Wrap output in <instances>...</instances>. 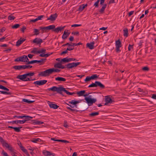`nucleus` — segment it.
<instances>
[{
  "mask_svg": "<svg viewBox=\"0 0 156 156\" xmlns=\"http://www.w3.org/2000/svg\"><path fill=\"white\" fill-rule=\"evenodd\" d=\"M43 42V41L41 39L39 38H36L32 41V43H35L37 44L40 45Z\"/></svg>",
  "mask_w": 156,
  "mask_h": 156,
  "instance_id": "9b49d317",
  "label": "nucleus"
},
{
  "mask_svg": "<svg viewBox=\"0 0 156 156\" xmlns=\"http://www.w3.org/2000/svg\"><path fill=\"white\" fill-rule=\"evenodd\" d=\"M25 39L24 38H21L19 39L16 43V46H19L21 44H22L23 42L25 41Z\"/></svg>",
  "mask_w": 156,
  "mask_h": 156,
  "instance_id": "f3484780",
  "label": "nucleus"
},
{
  "mask_svg": "<svg viewBox=\"0 0 156 156\" xmlns=\"http://www.w3.org/2000/svg\"><path fill=\"white\" fill-rule=\"evenodd\" d=\"M98 77V76L96 74H94L91 76V80H94Z\"/></svg>",
  "mask_w": 156,
  "mask_h": 156,
  "instance_id": "de8ad7c7",
  "label": "nucleus"
},
{
  "mask_svg": "<svg viewBox=\"0 0 156 156\" xmlns=\"http://www.w3.org/2000/svg\"><path fill=\"white\" fill-rule=\"evenodd\" d=\"M92 96L89 95L88 97H85L84 99L85 100L89 106L92 105L93 103H95L97 101V100L95 98H91Z\"/></svg>",
  "mask_w": 156,
  "mask_h": 156,
  "instance_id": "7ed1b4c3",
  "label": "nucleus"
},
{
  "mask_svg": "<svg viewBox=\"0 0 156 156\" xmlns=\"http://www.w3.org/2000/svg\"><path fill=\"white\" fill-rule=\"evenodd\" d=\"M20 149H21V150L23 152H24V153L26 152L27 151V149H25L24 147L23 146H20Z\"/></svg>",
  "mask_w": 156,
  "mask_h": 156,
  "instance_id": "8fccbe9b",
  "label": "nucleus"
},
{
  "mask_svg": "<svg viewBox=\"0 0 156 156\" xmlns=\"http://www.w3.org/2000/svg\"><path fill=\"white\" fill-rule=\"evenodd\" d=\"M100 1V0H98L94 3V5L96 7H98V3Z\"/></svg>",
  "mask_w": 156,
  "mask_h": 156,
  "instance_id": "864d4df0",
  "label": "nucleus"
},
{
  "mask_svg": "<svg viewBox=\"0 0 156 156\" xmlns=\"http://www.w3.org/2000/svg\"><path fill=\"white\" fill-rule=\"evenodd\" d=\"M48 30H53L55 29V26L54 25H51L48 26Z\"/></svg>",
  "mask_w": 156,
  "mask_h": 156,
  "instance_id": "58836bf2",
  "label": "nucleus"
},
{
  "mask_svg": "<svg viewBox=\"0 0 156 156\" xmlns=\"http://www.w3.org/2000/svg\"><path fill=\"white\" fill-rule=\"evenodd\" d=\"M63 91L65 92L67 94L69 95H71L75 94V93L74 92L71 93L69 92L68 91L66 90L65 88L64 87L63 88Z\"/></svg>",
  "mask_w": 156,
  "mask_h": 156,
  "instance_id": "cd10ccee",
  "label": "nucleus"
},
{
  "mask_svg": "<svg viewBox=\"0 0 156 156\" xmlns=\"http://www.w3.org/2000/svg\"><path fill=\"white\" fill-rule=\"evenodd\" d=\"M34 74H35V73L34 72H30V73H26L27 76H34Z\"/></svg>",
  "mask_w": 156,
  "mask_h": 156,
  "instance_id": "a19ab883",
  "label": "nucleus"
},
{
  "mask_svg": "<svg viewBox=\"0 0 156 156\" xmlns=\"http://www.w3.org/2000/svg\"><path fill=\"white\" fill-rule=\"evenodd\" d=\"M81 25H82L81 24H74L72 25L71 26V27H78L80 26Z\"/></svg>",
  "mask_w": 156,
  "mask_h": 156,
  "instance_id": "e2e57ef3",
  "label": "nucleus"
},
{
  "mask_svg": "<svg viewBox=\"0 0 156 156\" xmlns=\"http://www.w3.org/2000/svg\"><path fill=\"white\" fill-rule=\"evenodd\" d=\"M0 142L1 143L3 147H5L8 149L10 151H13L14 149L12 145L7 143L5 140L1 136H0Z\"/></svg>",
  "mask_w": 156,
  "mask_h": 156,
  "instance_id": "f257e3e1",
  "label": "nucleus"
},
{
  "mask_svg": "<svg viewBox=\"0 0 156 156\" xmlns=\"http://www.w3.org/2000/svg\"><path fill=\"white\" fill-rule=\"evenodd\" d=\"M47 80H43L39 81H37L34 83V84H37L39 86H41L47 82Z\"/></svg>",
  "mask_w": 156,
  "mask_h": 156,
  "instance_id": "9d476101",
  "label": "nucleus"
},
{
  "mask_svg": "<svg viewBox=\"0 0 156 156\" xmlns=\"http://www.w3.org/2000/svg\"><path fill=\"white\" fill-rule=\"evenodd\" d=\"M87 4H83L82 5L80 6L78 9V10L80 11H82L87 6Z\"/></svg>",
  "mask_w": 156,
  "mask_h": 156,
  "instance_id": "b1692460",
  "label": "nucleus"
},
{
  "mask_svg": "<svg viewBox=\"0 0 156 156\" xmlns=\"http://www.w3.org/2000/svg\"><path fill=\"white\" fill-rule=\"evenodd\" d=\"M58 15L57 13L51 14L50 16L48 18L47 20H51L52 21H54L57 18Z\"/></svg>",
  "mask_w": 156,
  "mask_h": 156,
  "instance_id": "f8f14e48",
  "label": "nucleus"
},
{
  "mask_svg": "<svg viewBox=\"0 0 156 156\" xmlns=\"http://www.w3.org/2000/svg\"><path fill=\"white\" fill-rule=\"evenodd\" d=\"M52 73V71L51 69H50L41 72L38 75L42 76H49Z\"/></svg>",
  "mask_w": 156,
  "mask_h": 156,
  "instance_id": "20e7f679",
  "label": "nucleus"
},
{
  "mask_svg": "<svg viewBox=\"0 0 156 156\" xmlns=\"http://www.w3.org/2000/svg\"><path fill=\"white\" fill-rule=\"evenodd\" d=\"M96 83H97V81H96L94 83H92V84L88 86V87H97Z\"/></svg>",
  "mask_w": 156,
  "mask_h": 156,
  "instance_id": "473e14b6",
  "label": "nucleus"
},
{
  "mask_svg": "<svg viewBox=\"0 0 156 156\" xmlns=\"http://www.w3.org/2000/svg\"><path fill=\"white\" fill-rule=\"evenodd\" d=\"M32 67V66L30 65L15 66L13 67V68L16 70H20L30 68Z\"/></svg>",
  "mask_w": 156,
  "mask_h": 156,
  "instance_id": "39448f33",
  "label": "nucleus"
},
{
  "mask_svg": "<svg viewBox=\"0 0 156 156\" xmlns=\"http://www.w3.org/2000/svg\"><path fill=\"white\" fill-rule=\"evenodd\" d=\"M81 64L80 62H72L69 63L66 65V68L68 69H71L73 68L76 67L77 66Z\"/></svg>",
  "mask_w": 156,
  "mask_h": 156,
  "instance_id": "0eeeda50",
  "label": "nucleus"
},
{
  "mask_svg": "<svg viewBox=\"0 0 156 156\" xmlns=\"http://www.w3.org/2000/svg\"><path fill=\"white\" fill-rule=\"evenodd\" d=\"M105 105H107L108 104L113 103L114 101L109 96H106L105 97Z\"/></svg>",
  "mask_w": 156,
  "mask_h": 156,
  "instance_id": "1a4fd4ad",
  "label": "nucleus"
},
{
  "mask_svg": "<svg viewBox=\"0 0 156 156\" xmlns=\"http://www.w3.org/2000/svg\"><path fill=\"white\" fill-rule=\"evenodd\" d=\"M21 60H20V57H19L18 58H17L16 59L14 60V61L15 62H19V61L21 62Z\"/></svg>",
  "mask_w": 156,
  "mask_h": 156,
  "instance_id": "774afa93",
  "label": "nucleus"
},
{
  "mask_svg": "<svg viewBox=\"0 0 156 156\" xmlns=\"http://www.w3.org/2000/svg\"><path fill=\"white\" fill-rule=\"evenodd\" d=\"M15 18L13 16H12V15L8 16V19L10 20H14Z\"/></svg>",
  "mask_w": 156,
  "mask_h": 156,
  "instance_id": "49530a36",
  "label": "nucleus"
},
{
  "mask_svg": "<svg viewBox=\"0 0 156 156\" xmlns=\"http://www.w3.org/2000/svg\"><path fill=\"white\" fill-rule=\"evenodd\" d=\"M63 88L62 87H57L56 86H53L52 87L48 88V90L49 91L51 90L53 91H56L57 93L63 95L62 92L63 91Z\"/></svg>",
  "mask_w": 156,
  "mask_h": 156,
  "instance_id": "f03ea898",
  "label": "nucleus"
},
{
  "mask_svg": "<svg viewBox=\"0 0 156 156\" xmlns=\"http://www.w3.org/2000/svg\"><path fill=\"white\" fill-rule=\"evenodd\" d=\"M6 29L5 27H2V29H0V33H2Z\"/></svg>",
  "mask_w": 156,
  "mask_h": 156,
  "instance_id": "69168bd1",
  "label": "nucleus"
},
{
  "mask_svg": "<svg viewBox=\"0 0 156 156\" xmlns=\"http://www.w3.org/2000/svg\"><path fill=\"white\" fill-rule=\"evenodd\" d=\"M69 58H65L62 59L60 61L61 63H62V62H70V60H69Z\"/></svg>",
  "mask_w": 156,
  "mask_h": 156,
  "instance_id": "2f4dec72",
  "label": "nucleus"
},
{
  "mask_svg": "<svg viewBox=\"0 0 156 156\" xmlns=\"http://www.w3.org/2000/svg\"><path fill=\"white\" fill-rule=\"evenodd\" d=\"M72 34H73L74 35H78L79 34V33L78 32H73L72 33Z\"/></svg>",
  "mask_w": 156,
  "mask_h": 156,
  "instance_id": "338daca9",
  "label": "nucleus"
},
{
  "mask_svg": "<svg viewBox=\"0 0 156 156\" xmlns=\"http://www.w3.org/2000/svg\"><path fill=\"white\" fill-rule=\"evenodd\" d=\"M61 66V63L60 62L59 63H58L55 64L54 65V67L55 68L58 69H60V67Z\"/></svg>",
  "mask_w": 156,
  "mask_h": 156,
  "instance_id": "c9c22d12",
  "label": "nucleus"
},
{
  "mask_svg": "<svg viewBox=\"0 0 156 156\" xmlns=\"http://www.w3.org/2000/svg\"><path fill=\"white\" fill-rule=\"evenodd\" d=\"M115 51L116 52L119 53L121 51L120 48L122 46L121 42L119 39L118 40L115 42Z\"/></svg>",
  "mask_w": 156,
  "mask_h": 156,
  "instance_id": "6e6552de",
  "label": "nucleus"
},
{
  "mask_svg": "<svg viewBox=\"0 0 156 156\" xmlns=\"http://www.w3.org/2000/svg\"><path fill=\"white\" fill-rule=\"evenodd\" d=\"M46 49L44 48H42L41 50L37 51V53H45L46 51Z\"/></svg>",
  "mask_w": 156,
  "mask_h": 156,
  "instance_id": "ea45409f",
  "label": "nucleus"
},
{
  "mask_svg": "<svg viewBox=\"0 0 156 156\" xmlns=\"http://www.w3.org/2000/svg\"><path fill=\"white\" fill-rule=\"evenodd\" d=\"M85 93L84 90H81L77 92V94L79 96H83L84 94Z\"/></svg>",
  "mask_w": 156,
  "mask_h": 156,
  "instance_id": "bb28decb",
  "label": "nucleus"
},
{
  "mask_svg": "<svg viewBox=\"0 0 156 156\" xmlns=\"http://www.w3.org/2000/svg\"><path fill=\"white\" fill-rule=\"evenodd\" d=\"M97 87H99L101 89H105V86L101 83L100 82L97 81Z\"/></svg>",
  "mask_w": 156,
  "mask_h": 156,
  "instance_id": "4be33fe9",
  "label": "nucleus"
},
{
  "mask_svg": "<svg viewBox=\"0 0 156 156\" xmlns=\"http://www.w3.org/2000/svg\"><path fill=\"white\" fill-rule=\"evenodd\" d=\"M1 93L3 94H6L7 95H10L11 94V93L10 92H7L5 91H0Z\"/></svg>",
  "mask_w": 156,
  "mask_h": 156,
  "instance_id": "79ce46f5",
  "label": "nucleus"
},
{
  "mask_svg": "<svg viewBox=\"0 0 156 156\" xmlns=\"http://www.w3.org/2000/svg\"><path fill=\"white\" fill-rule=\"evenodd\" d=\"M72 47H74V46H77V45H82V43H81V42H79L78 43H72Z\"/></svg>",
  "mask_w": 156,
  "mask_h": 156,
  "instance_id": "3c124183",
  "label": "nucleus"
},
{
  "mask_svg": "<svg viewBox=\"0 0 156 156\" xmlns=\"http://www.w3.org/2000/svg\"><path fill=\"white\" fill-rule=\"evenodd\" d=\"M46 60V58H41L40 60H33L30 61H29L27 63V64H32L35 63L40 64L41 65L43 64Z\"/></svg>",
  "mask_w": 156,
  "mask_h": 156,
  "instance_id": "423d86ee",
  "label": "nucleus"
},
{
  "mask_svg": "<svg viewBox=\"0 0 156 156\" xmlns=\"http://www.w3.org/2000/svg\"><path fill=\"white\" fill-rule=\"evenodd\" d=\"M133 45H131L130 44L129 45V46L128 47V50L129 51H130L131 49L133 48Z\"/></svg>",
  "mask_w": 156,
  "mask_h": 156,
  "instance_id": "5fc2aeb1",
  "label": "nucleus"
},
{
  "mask_svg": "<svg viewBox=\"0 0 156 156\" xmlns=\"http://www.w3.org/2000/svg\"><path fill=\"white\" fill-rule=\"evenodd\" d=\"M18 118V119H22V118H23V116H16V115L14 116H13L14 118Z\"/></svg>",
  "mask_w": 156,
  "mask_h": 156,
  "instance_id": "052dcab7",
  "label": "nucleus"
},
{
  "mask_svg": "<svg viewBox=\"0 0 156 156\" xmlns=\"http://www.w3.org/2000/svg\"><path fill=\"white\" fill-rule=\"evenodd\" d=\"M94 42H91L89 43H87L86 44L87 47H88L90 49H92L94 48Z\"/></svg>",
  "mask_w": 156,
  "mask_h": 156,
  "instance_id": "6ab92c4d",
  "label": "nucleus"
},
{
  "mask_svg": "<svg viewBox=\"0 0 156 156\" xmlns=\"http://www.w3.org/2000/svg\"><path fill=\"white\" fill-rule=\"evenodd\" d=\"M26 120H16L15 121H12L9 122V123H12V124H18L19 123L20 124H23L25 123Z\"/></svg>",
  "mask_w": 156,
  "mask_h": 156,
  "instance_id": "ddd939ff",
  "label": "nucleus"
},
{
  "mask_svg": "<svg viewBox=\"0 0 156 156\" xmlns=\"http://www.w3.org/2000/svg\"><path fill=\"white\" fill-rule=\"evenodd\" d=\"M99 114V112H92L89 114V116L91 117H94L98 115Z\"/></svg>",
  "mask_w": 156,
  "mask_h": 156,
  "instance_id": "393cba45",
  "label": "nucleus"
},
{
  "mask_svg": "<svg viewBox=\"0 0 156 156\" xmlns=\"http://www.w3.org/2000/svg\"><path fill=\"white\" fill-rule=\"evenodd\" d=\"M22 128V127H14L13 129L14 131L17 132H20V129Z\"/></svg>",
  "mask_w": 156,
  "mask_h": 156,
  "instance_id": "72a5a7b5",
  "label": "nucleus"
},
{
  "mask_svg": "<svg viewBox=\"0 0 156 156\" xmlns=\"http://www.w3.org/2000/svg\"><path fill=\"white\" fill-rule=\"evenodd\" d=\"M52 73L54 72L58 73L60 72V70L58 69H55L54 68H51Z\"/></svg>",
  "mask_w": 156,
  "mask_h": 156,
  "instance_id": "37998d69",
  "label": "nucleus"
},
{
  "mask_svg": "<svg viewBox=\"0 0 156 156\" xmlns=\"http://www.w3.org/2000/svg\"><path fill=\"white\" fill-rule=\"evenodd\" d=\"M67 45H68L69 46L72 47V44H70L69 43H67L66 44H65L63 45L62 46L64 47V46H67Z\"/></svg>",
  "mask_w": 156,
  "mask_h": 156,
  "instance_id": "6e6d98bb",
  "label": "nucleus"
},
{
  "mask_svg": "<svg viewBox=\"0 0 156 156\" xmlns=\"http://www.w3.org/2000/svg\"><path fill=\"white\" fill-rule=\"evenodd\" d=\"M44 16L43 15H41L40 16H38L37 18L38 20H42V19L44 17Z\"/></svg>",
  "mask_w": 156,
  "mask_h": 156,
  "instance_id": "0e129e2a",
  "label": "nucleus"
},
{
  "mask_svg": "<svg viewBox=\"0 0 156 156\" xmlns=\"http://www.w3.org/2000/svg\"><path fill=\"white\" fill-rule=\"evenodd\" d=\"M32 123L34 125H40L44 123V122L38 120H31Z\"/></svg>",
  "mask_w": 156,
  "mask_h": 156,
  "instance_id": "a211bd4d",
  "label": "nucleus"
},
{
  "mask_svg": "<svg viewBox=\"0 0 156 156\" xmlns=\"http://www.w3.org/2000/svg\"><path fill=\"white\" fill-rule=\"evenodd\" d=\"M34 35H37L39 34V30L37 29H34Z\"/></svg>",
  "mask_w": 156,
  "mask_h": 156,
  "instance_id": "a18cd8bd",
  "label": "nucleus"
},
{
  "mask_svg": "<svg viewBox=\"0 0 156 156\" xmlns=\"http://www.w3.org/2000/svg\"><path fill=\"white\" fill-rule=\"evenodd\" d=\"M55 80L59 81H65L66 79L63 77H58L55 78Z\"/></svg>",
  "mask_w": 156,
  "mask_h": 156,
  "instance_id": "a878e982",
  "label": "nucleus"
},
{
  "mask_svg": "<svg viewBox=\"0 0 156 156\" xmlns=\"http://www.w3.org/2000/svg\"><path fill=\"white\" fill-rule=\"evenodd\" d=\"M27 76L26 74L22 75H19L17 76V78L20 79V80L24 81L25 79L27 77Z\"/></svg>",
  "mask_w": 156,
  "mask_h": 156,
  "instance_id": "dca6fc26",
  "label": "nucleus"
},
{
  "mask_svg": "<svg viewBox=\"0 0 156 156\" xmlns=\"http://www.w3.org/2000/svg\"><path fill=\"white\" fill-rule=\"evenodd\" d=\"M49 106L50 108H53L54 109H56L59 107V106L57 105L56 104H53L51 103L49 104Z\"/></svg>",
  "mask_w": 156,
  "mask_h": 156,
  "instance_id": "5701e85b",
  "label": "nucleus"
},
{
  "mask_svg": "<svg viewBox=\"0 0 156 156\" xmlns=\"http://www.w3.org/2000/svg\"><path fill=\"white\" fill-rule=\"evenodd\" d=\"M31 142L34 143H37L38 142H39L40 141H41V140L39 138H33L32 140H31Z\"/></svg>",
  "mask_w": 156,
  "mask_h": 156,
  "instance_id": "7c9ffc66",
  "label": "nucleus"
},
{
  "mask_svg": "<svg viewBox=\"0 0 156 156\" xmlns=\"http://www.w3.org/2000/svg\"><path fill=\"white\" fill-rule=\"evenodd\" d=\"M40 28V29H41L43 30V31L42 32H44V31H46L47 30H48V26L44 27H41Z\"/></svg>",
  "mask_w": 156,
  "mask_h": 156,
  "instance_id": "e433bc0d",
  "label": "nucleus"
},
{
  "mask_svg": "<svg viewBox=\"0 0 156 156\" xmlns=\"http://www.w3.org/2000/svg\"><path fill=\"white\" fill-rule=\"evenodd\" d=\"M23 101L24 102H27L29 104L32 103L34 101H30L28 99H23Z\"/></svg>",
  "mask_w": 156,
  "mask_h": 156,
  "instance_id": "f704fd0d",
  "label": "nucleus"
},
{
  "mask_svg": "<svg viewBox=\"0 0 156 156\" xmlns=\"http://www.w3.org/2000/svg\"><path fill=\"white\" fill-rule=\"evenodd\" d=\"M27 116H28L26 115H23V118H25V119L23 120H26V122L27 121L30 120L29 118V117H27Z\"/></svg>",
  "mask_w": 156,
  "mask_h": 156,
  "instance_id": "603ef678",
  "label": "nucleus"
},
{
  "mask_svg": "<svg viewBox=\"0 0 156 156\" xmlns=\"http://www.w3.org/2000/svg\"><path fill=\"white\" fill-rule=\"evenodd\" d=\"M65 26H64L63 27L60 26L57 27L56 28H55L53 30V31H54V32L56 33H58L59 31L61 32L62 30H63L64 28H65Z\"/></svg>",
  "mask_w": 156,
  "mask_h": 156,
  "instance_id": "2eb2a0df",
  "label": "nucleus"
},
{
  "mask_svg": "<svg viewBox=\"0 0 156 156\" xmlns=\"http://www.w3.org/2000/svg\"><path fill=\"white\" fill-rule=\"evenodd\" d=\"M123 35L124 36L127 37L128 36V30L127 28H125L123 30Z\"/></svg>",
  "mask_w": 156,
  "mask_h": 156,
  "instance_id": "c85d7f7f",
  "label": "nucleus"
},
{
  "mask_svg": "<svg viewBox=\"0 0 156 156\" xmlns=\"http://www.w3.org/2000/svg\"><path fill=\"white\" fill-rule=\"evenodd\" d=\"M35 80V78H34V80H30V79L29 78H27L25 79L24 81H29L34 80Z\"/></svg>",
  "mask_w": 156,
  "mask_h": 156,
  "instance_id": "680f3d73",
  "label": "nucleus"
},
{
  "mask_svg": "<svg viewBox=\"0 0 156 156\" xmlns=\"http://www.w3.org/2000/svg\"><path fill=\"white\" fill-rule=\"evenodd\" d=\"M2 154H3V156H9L7 153L5 152L4 150H3Z\"/></svg>",
  "mask_w": 156,
  "mask_h": 156,
  "instance_id": "4d7b16f0",
  "label": "nucleus"
},
{
  "mask_svg": "<svg viewBox=\"0 0 156 156\" xmlns=\"http://www.w3.org/2000/svg\"><path fill=\"white\" fill-rule=\"evenodd\" d=\"M107 4H105L103 5V6L102 7L101 9L100 10L99 12L101 13H103L104 12V10L105 9L106 7Z\"/></svg>",
  "mask_w": 156,
  "mask_h": 156,
  "instance_id": "c756f323",
  "label": "nucleus"
},
{
  "mask_svg": "<svg viewBox=\"0 0 156 156\" xmlns=\"http://www.w3.org/2000/svg\"><path fill=\"white\" fill-rule=\"evenodd\" d=\"M43 153L44 155L46 156H50L51 155L54 156L55 155L54 154L51 153L50 152L47 151H43Z\"/></svg>",
  "mask_w": 156,
  "mask_h": 156,
  "instance_id": "aec40b11",
  "label": "nucleus"
},
{
  "mask_svg": "<svg viewBox=\"0 0 156 156\" xmlns=\"http://www.w3.org/2000/svg\"><path fill=\"white\" fill-rule=\"evenodd\" d=\"M20 60H21V62L28 63L29 59L27 55H23L22 56H20Z\"/></svg>",
  "mask_w": 156,
  "mask_h": 156,
  "instance_id": "4468645a",
  "label": "nucleus"
},
{
  "mask_svg": "<svg viewBox=\"0 0 156 156\" xmlns=\"http://www.w3.org/2000/svg\"><path fill=\"white\" fill-rule=\"evenodd\" d=\"M142 69L144 71H147L149 70V68L147 66L144 67L142 68Z\"/></svg>",
  "mask_w": 156,
  "mask_h": 156,
  "instance_id": "bf43d9fd",
  "label": "nucleus"
},
{
  "mask_svg": "<svg viewBox=\"0 0 156 156\" xmlns=\"http://www.w3.org/2000/svg\"><path fill=\"white\" fill-rule=\"evenodd\" d=\"M80 102V101H76L75 100H73L69 102V103L73 105H75V107H77L76 104Z\"/></svg>",
  "mask_w": 156,
  "mask_h": 156,
  "instance_id": "412c9836",
  "label": "nucleus"
},
{
  "mask_svg": "<svg viewBox=\"0 0 156 156\" xmlns=\"http://www.w3.org/2000/svg\"><path fill=\"white\" fill-rule=\"evenodd\" d=\"M66 30H65L63 33V35L62 37V38L63 39H66L67 37V36L66 33Z\"/></svg>",
  "mask_w": 156,
  "mask_h": 156,
  "instance_id": "4c0bfd02",
  "label": "nucleus"
},
{
  "mask_svg": "<svg viewBox=\"0 0 156 156\" xmlns=\"http://www.w3.org/2000/svg\"><path fill=\"white\" fill-rule=\"evenodd\" d=\"M91 80V76H87L85 79L84 81L87 82L90 81Z\"/></svg>",
  "mask_w": 156,
  "mask_h": 156,
  "instance_id": "09e8293b",
  "label": "nucleus"
},
{
  "mask_svg": "<svg viewBox=\"0 0 156 156\" xmlns=\"http://www.w3.org/2000/svg\"><path fill=\"white\" fill-rule=\"evenodd\" d=\"M37 48H34L33 50L31 51V53H37Z\"/></svg>",
  "mask_w": 156,
  "mask_h": 156,
  "instance_id": "13d9d810",
  "label": "nucleus"
},
{
  "mask_svg": "<svg viewBox=\"0 0 156 156\" xmlns=\"http://www.w3.org/2000/svg\"><path fill=\"white\" fill-rule=\"evenodd\" d=\"M20 26V25L19 24H15L12 26V29H16L19 27Z\"/></svg>",
  "mask_w": 156,
  "mask_h": 156,
  "instance_id": "c03bdc74",
  "label": "nucleus"
}]
</instances>
